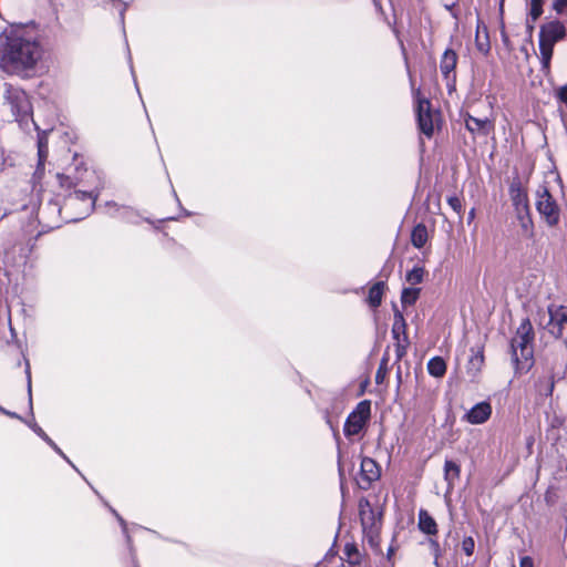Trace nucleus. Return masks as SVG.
I'll return each mask as SVG.
<instances>
[{"label":"nucleus","mask_w":567,"mask_h":567,"mask_svg":"<svg viewBox=\"0 0 567 567\" xmlns=\"http://www.w3.org/2000/svg\"><path fill=\"white\" fill-rule=\"evenodd\" d=\"M41 54V47L35 39L11 35L0 49V63L6 71L18 73L32 69Z\"/></svg>","instance_id":"f257e3e1"},{"label":"nucleus","mask_w":567,"mask_h":567,"mask_svg":"<svg viewBox=\"0 0 567 567\" xmlns=\"http://www.w3.org/2000/svg\"><path fill=\"white\" fill-rule=\"evenodd\" d=\"M534 329L529 319H524L512 339V358L517 370H528L533 363Z\"/></svg>","instance_id":"f03ea898"},{"label":"nucleus","mask_w":567,"mask_h":567,"mask_svg":"<svg viewBox=\"0 0 567 567\" xmlns=\"http://www.w3.org/2000/svg\"><path fill=\"white\" fill-rule=\"evenodd\" d=\"M566 37V27L563 21L551 20L543 25L539 30V60L542 64V72L545 75L550 73V60L554 52V47L557 42Z\"/></svg>","instance_id":"7ed1b4c3"},{"label":"nucleus","mask_w":567,"mask_h":567,"mask_svg":"<svg viewBox=\"0 0 567 567\" xmlns=\"http://www.w3.org/2000/svg\"><path fill=\"white\" fill-rule=\"evenodd\" d=\"M535 208L548 227H555L559 224L560 206L546 184L539 185L535 192Z\"/></svg>","instance_id":"20e7f679"},{"label":"nucleus","mask_w":567,"mask_h":567,"mask_svg":"<svg viewBox=\"0 0 567 567\" xmlns=\"http://www.w3.org/2000/svg\"><path fill=\"white\" fill-rule=\"evenodd\" d=\"M359 514L364 539L372 548H377L379 546V534L382 524L381 512L375 511L369 501L362 499L359 503Z\"/></svg>","instance_id":"39448f33"},{"label":"nucleus","mask_w":567,"mask_h":567,"mask_svg":"<svg viewBox=\"0 0 567 567\" xmlns=\"http://www.w3.org/2000/svg\"><path fill=\"white\" fill-rule=\"evenodd\" d=\"M4 100L16 121H23L31 115L32 106L23 90L7 84L4 90Z\"/></svg>","instance_id":"423d86ee"},{"label":"nucleus","mask_w":567,"mask_h":567,"mask_svg":"<svg viewBox=\"0 0 567 567\" xmlns=\"http://www.w3.org/2000/svg\"><path fill=\"white\" fill-rule=\"evenodd\" d=\"M370 402L367 400L361 401L355 410L347 417L343 429L344 435L352 436L359 434L370 419Z\"/></svg>","instance_id":"0eeeda50"},{"label":"nucleus","mask_w":567,"mask_h":567,"mask_svg":"<svg viewBox=\"0 0 567 567\" xmlns=\"http://www.w3.org/2000/svg\"><path fill=\"white\" fill-rule=\"evenodd\" d=\"M416 117L420 131L426 137H432L434 133V114L429 100L417 99Z\"/></svg>","instance_id":"6e6552de"},{"label":"nucleus","mask_w":567,"mask_h":567,"mask_svg":"<svg viewBox=\"0 0 567 567\" xmlns=\"http://www.w3.org/2000/svg\"><path fill=\"white\" fill-rule=\"evenodd\" d=\"M548 313L549 321L546 326L548 332L556 339H564L567 343V312L549 307Z\"/></svg>","instance_id":"1a4fd4ad"},{"label":"nucleus","mask_w":567,"mask_h":567,"mask_svg":"<svg viewBox=\"0 0 567 567\" xmlns=\"http://www.w3.org/2000/svg\"><path fill=\"white\" fill-rule=\"evenodd\" d=\"M465 127L475 136H487L494 130L493 121L485 118H478L471 114L464 116Z\"/></svg>","instance_id":"9d476101"},{"label":"nucleus","mask_w":567,"mask_h":567,"mask_svg":"<svg viewBox=\"0 0 567 567\" xmlns=\"http://www.w3.org/2000/svg\"><path fill=\"white\" fill-rule=\"evenodd\" d=\"M492 415V405L486 402H480L475 404L470 411L464 415V420L470 424H483L485 423Z\"/></svg>","instance_id":"9b49d317"},{"label":"nucleus","mask_w":567,"mask_h":567,"mask_svg":"<svg viewBox=\"0 0 567 567\" xmlns=\"http://www.w3.org/2000/svg\"><path fill=\"white\" fill-rule=\"evenodd\" d=\"M509 196L516 212L529 209L527 192L519 181H515L511 184Z\"/></svg>","instance_id":"f8f14e48"},{"label":"nucleus","mask_w":567,"mask_h":567,"mask_svg":"<svg viewBox=\"0 0 567 567\" xmlns=\"http://www.w3.org/2000/svg\"><path fill=\"white\" fill-rule=\"evenodd\" d=\"M97 195H93L92 193L75 190L72 195H70L68 199V205L75 206L78 203L81 204L82 214L87 216L94 208Z\"/></svg>","instance_id":"ddd939ff"},{"label":"nucleus","mask_w":567,"mask_h":567,"mask_svg":"<svg viewBox=\"0 0 567 567\" xmlns=\"http://www.w3.org/2000/svg\"><path fill=\"white\" fill-rule=\"evenodd\" d=\"M457 63V54L452 49H446L440 61V70L444 79L450 82L455 80L454 70Z\"/></svg>","instance_id":"4468645a"},{"label":"nucleus","mask_w":567,"mask_h":567,"mask_svg":"<svg viewBox=\"0 0 567 567\" xmlns=\"http://www.w3.org/2000/svg\"><path fill=\"white\" fill-rule=\"evenodd\" d=\"M361 480L367 483V486L377 480H379L381 475L380 466L378 463L370 457H363L361 460Z\"/></svg>","instance_id":"2eb2a0df"},{"label":"nucleus","mask_w":567,"mask_h":567,"mask_svg":"<svg viewBox=\"0 0 567 567\" xmlns=\"http://www.w3.org/2000/svg\"><path fill=\"white\" fill-rule=\"evenodd\" d=\"M516 215L519 221L523 236H525L526 238H533L535 235V228L530 215V208L523 212H516Z\"/></svg>","instance_id":"dca6fc26"},{"label":"nucleus","mask_w":567,"mask_h":567,"mask_svg":"<svg viewBox=\"0 0 567 567\" xmlns=\"http://www.w3.org/2000/svg\"><path fill=\"white\" fill-rule=\"evenodd\" d=\"M417 525L420 530L424 534L436 535L437 533L436 522L425 509H420Z\"/></svg>","instance_id":"f3484780"},{"label":"nucleus","mask_w":567,"mask_h":567,"mask_svg":"<svg viewBox=\"0 0 567 567\" xmlns=\"http://www.w3.org/2000/svg\"><path fill=\"white\" fill-rule=\"evenodd\" d=\"M392 336H393V338L396 341H399V340H403V341L409 340L408 333H406V322H405V319H404L403 315L396 308H395V311H394V321H393V326H392Z\"/></svg>","instance_id":"a211bd4d"},{"label":"nucleus","mask_w":567,"mask_h":567,"mask_svg":"<svg viewBox=\"0 0 567 567\" xmlns=\"http://www.w3.org/2000/svg\"><path fill=\"white\" fill-rule=\"evenodd\" d=\"M484 365L483 351L477 350L472 353L466 365V372L471 378H476Z\"/></svg>","instance_id":"6ab92c4d"},{"label":"nucleus","mask_w":567,"mask_h":567,"mask_svg":"<svg viewBox=\"0 0 567 567\" xmlns=\"http://www.w3.org/2000/svg\"><path fill=\"white\" fill-rule=\"evenodd\" d=\"M385 284L383 281L375 282L369 290L368 303L371 308H378L382 302V296Z\"/></svg>","instance_id":"aec40b11"},{"label":"nucleus","mask_w":567,"mask_h":567,"mask_svg":"<svg viewBox=\"0 0 567 567\" xmlns=\"http://www.w3.org/2000/svg\"><path fill=\"white\" fill-rule=\"evenodd\" d=\"M461 473L460 465L451 460H446L444 464V478L449 487H453L455 481L458 480Z\"/></svg>","instance_id":"412c9836"},{"label":"nucleus","mask_w":567,"mask_h":567,"mask_svg":"<svg viewBox=\"0 0 567 567\" xmlns=\"http://www.w3.org/2000/svg\"><path fill=\"white\" fill-rule=\"evenodd\" d=\"M427 241V229L425 225L417 224L411 234V243L415 248H422Z\"/></svg>","instance_id":"4be33fe9"},{"label":"nucleus","mask_w":567,"mask_h":567,"mask_svg":"<svg viewBox=\"0 0 567 567\" xmlns=\"http://www.w3.org/2000/svg\"><path fill=\"white\" fill-rule=\"evenodd\" d=\"M427 371L434 378H442L446 372V363L443 358L434 357L427 362Z\"/></svg>","instance_id":"5701e85b"},{"label":"nucleus","mask_w":567,"mask_h":567,"mask_svg":"<svg viewBox=\"0 0 567 567\" xmlns=\"http://www.w3.org/2000/svg\"><path fill=\"white\" fill-rule=\"evenodd\" d=\"M420 295L419 288H404L401 295V302L403 306L413 305Z\"/></svg>","instance_id":"b1692460"},{"label":"nucleus","mask_w":567,"mask_h":567,"mask_svg":"<svg viewBox=\"0 0 567 567\" xmlns=\"http://www.w3.org/2000/svg\"><path fill=\"white\" fill-rule=\"evenodd\" d=\"M425 270L423 267H414L406 274V281L412 286L419 285L423 281Z\"/></svg>","instance_id":"393cba45"},{"label":"nucleus","mask_w":567,"mask_h":567,"mask_svg":"<svg viewBox=\"0 0 567 567\" xmlns=\"http://www.w3.org/2000/svg\"><path fill=\"white\" fill-rule=\"evenodd\" d=\"M38 155H39V163H38L37 173H42L44 169V162L48 157V145H47V142H44L42 140H39V143H38Z\"/></svg>","instance_id":"a878e982"},{"label":"nucleus","mask_w":567,"mask_h":567,"mask_svg":"<svg viewBox=\"0 0 567 567\" xmlns=\"http://www.w3.org/2000/svg\"><path fill=\"white\" fill-rule=\"evenodd\" d=\"M388 362H389V358L386 355H384L380 362V365L377 370V373H375V382L378 384H381L383 383L384 379H385V375H386V372H388Z\"/></svg>","instance_id":"bb28decb"},{"label":"nucleus","mask_w":567,"mask_h":567,"mask_svg":"<svg viewBox=\"0 0 567 567\" xmlns=\"http://www.w3.org/2000/svg\"><path fill=\"white\" fill-rule=\"evenodd\" d=\"M543 3L540 1H532L530 0V11L529 17L532 21L535 22L543 13Z\"/></svg>","instance_id":"cd10ccee"},{"label":"nucleus","mask_w":567,"mask_h":567,"mask_svg":"<svg viewBox=\"0 0 567 567\" xmlns=\"http://www.w3.org/2000/svg\"><path fill=\"white\" fill-rule=\"evenodd\" d=\"M551 8L558 16L567 18V0H553Z\"/></svg>","instance_id":"c85d7f7f"},{"label":"nucleus","mask_w":567,"mask_h":567,"mask_svg":"<svg viewBox=\"0 0 567 567\" xmlns=\"http://www.w3.org/2000/svg\"><path fill=\"white\" fill-rule=\"evenodd\" d=\"M429 545H430L431 553H432V555L434 557V564L437 566L439 565V558L442 555L441 546H440L439 542L436 539H433V538H430Z\"/></svg>","instance_id":"c756f323"},{"label":"nucleus","mask_w":567,"mask_h":567,"mask_svg":"<svg viewBox=\"0 0 567 567\" xmlns=\"http://www.w3.org/2000/svg\"><path fill=\"white\" fill-rule=\"evenodd\" d=\"M474 549H475V542L474 539L468 536V537H465L462 542V550L467 555V556H472L473 553H474Z\"/></svg>","instance_id":"7c9ffc66"},{"label":"nucleus","mask_w":567,"mask_h":567,"mask_svg":"<svg viewBox=\"0 0 567 567\" xmlns=\"http://www.w3.org/2000/svg\"><path fill=\"white\" fill-rule=\"evenodd\" d=\"M29 426L33 430V432L40 436L45 443L49 445H53V441L48 436V434L40 427L37 423H30Z\"/></svg>","instance_id":"2f4dec72"},{"label":"nucleus","mask_w":567,"mask_h":567,"mask_svg":"<svg viewBox=\"0 0 567 567\" xmlns=\"http://www.w3.org/2000/svg\"><path fill=\"white\" fill-rule=\"evenodd\" d=\"M408 347H409V340H406V341H403V340L396 341L395 354H396V359L398 360H401L405 355Z\"/></svg>","instance_id":"473e14b6"},{"label":"nucleus","mask_w":567,"mask_h":567,"mask_svg":"<svg viewBox=\"0 0 567 567\" xmlns=\"http://www.w3.org/2000/svg\"><path fill=\"white\" fill-rule=\"evenodd\" d=\"M447 203L449 205L451 206V208L458 215L462 214V210H463V205H462V200L460 197L457 196H451L447 198Z\"/></svg>","instance_id":"72a5a7b5"},{"label":"nucleus","mask_w":567,"mask_h":567,"mask_svg":"<svg viewBox=\"0 0 567 567\" xmlns=\"http://www.w3.org/2000/svg\"><path fill=\"white\" fill-rule=\"evenodd\" d=\"M24 361H25V375H27V383H28V393H29L30 404H32V399H31V369H30L29 360L24 359Z\"/></svg>","instance_id":"f704fd0d"},{"label":"nucleus","mask_w":567,"mask_h":567,"mask_svg":"<svg viewBox=\"0 0 567 567\" xmlns=\"http://www.w3.org/2000/svg\"><path fill=\"white\" fill-rule=\"evenodd\" d=\"M556 96L559 101L567 103V83L556 90Z\"/></svg>","instance_id":"c9c22d12"},{"label":"nucleus","mask_w":567,"mask_h":567,"mask_svg":"<svg viewBox=\"0 0 567 567\" xmlns=\"http://www.w3.org/2000/svg\"><path fill=\"white\" fill-rule=\"evenodd\" d=\"M347 549V553H348V556L350 557V559H352L351 563H358V558H359V553L358 550L354 548V547H350L349 545L346 547Z\"/></svg>","instance_id":"e433bc0d"},{"label":"nucleus","mask_w":567,"mask_h":567,"mask_svg":"<svg viewBox=\"0 0 567 567\" xmlns=\"http://www.w3.org/2000/svg\"><path fill=\"white\" fill-rule=\"evenodd\" d=\"M58 179H59V183L62 187L66 186V187H71V179L70 177L63 175V174H58L56 175Z\"/></svg>","instance_id":"4c0bfd02"},{"label":"nucleus","mask_w":567,"mask_h":567,"mask_svg":"<svg viewBox=\"0 0 567 567\" xmlns=\"http://www.w3.org/2000/svg\"><path fill=\"white\" fill-rule=\"evenodd\" d=\"M519 567H534V561L529 556H524L520 558Z\"/></svg>","instance_id":"58836bf2"},{"label":"nucleus","mask_w":567,"mask_h":567,"mask_svg":"<svg viewBox=\"0 0 567 567\" xmlns=\"http://www.w3.org/2000/svg\"><path fill=\"white\" fill-rule=\"evenodd\" d=\"M61 457H63L69 464H71L73 467H75L71 461L68 458V456L62 452V450L53 442V445H50Z\"/></svg>","instance_id":"ea45409f"},{"label":"nucleus","mask_w":567,"mask_h":567,"mask_svg":"<svg viewBox=\"0 0 567 567\" xmlns=\"http://www.w3.org/2000/svg\"><path fill=\"white\" fill-rule=\"evenodd\" d=\"M112 513L117 517V519L120 520L122 527H123V530L126 532V524L124 522V519L114 511L112 509Z\"/></svg>","instance_id":"a19ab883"},{"label":"nucleus","mask_w":567,"mask_h":567,"mask_svg":"<svg viewBox=\"0 0 567 567\" xmlns=\"http://www.w3.org/2000/svg\"><path fill=\"white\" fill-rule=\"evenodd\" d=\"M4 413H6V414H8V415H9V416H11V417L20 419V417H19V415H18L17 413H14V412H7V411H6Z\"/></svg>","instance_id":"79ce46f5"},{"label":"nucleus","mask_w":567,"mask_h":567,"mask_svg":"<svg viewBox=\"0 0 567 567\" xmlns=\"http://www.w3.org/2000/svg\"><path fill=\"white\" fill-rule=\"evenodd\" d=\"M474 215H475L474 209H472V210L470 212L468 218H470V219H473V218H474Z\"/></svg>","instance_id":"37998d69"},{"label":"nucleus","mask_w":567,"mask_h":567,"mask_svg":"<svg viewBox=\"0 0 567 567\" xmlns=\"http://www.w3.org/2000/svg\"><path fill=\"white\" fill-rule=\"evenodd\" d=\"M124 10H125V7L123 8V10L121 11V19L123 20L124 18Z\"/></svg>","instance_id":"c03bdc74"},{"label":"nucleus","mask_w":567,"mask_h":567,"mask_svg":"<svg viewBox=\"0 0 567 567\" xmlns=\"http://www.w3.org/2000/svg\"><path fill=\"white\" fill-rule=\"evenodd\" d=\"M339 473H340V475H342V468L340 465H339Z\"/></svg>","instance_id":"a18cd8bd"}]
</instances>
